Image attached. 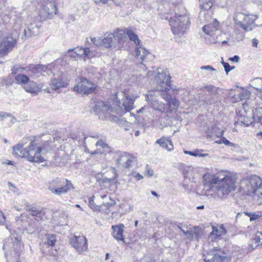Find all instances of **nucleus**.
<instances>
[{"mask_svg": "<svg viewBox=\"0 0 262 262\" xmlns=\"http://www.w3.org/2000/svg\"><path fill=\"white\" fill-rule=\"evenodd\" d=\"M74 51L73 50V49H69L68 50L67 53H66L65 56L66 58H70L72 59L75 60L76 57H77V55L74 54Z\"/></svg>", "mask_w": 262, "mask_h": 262, "instance_id": "obj_47", "label": "nucleus"}, {"mask_svg": "<svg viewBox=\"0 0 262 262\" xmlns=\"http://www.w3.org/2000/svg\"><path fill=\"white\" fill-rule=\"evenodd\" d=\"M116 35L114 33H106L102 39L103 45L106 48H111L116 43Z\"/></svg>", "mask_w": 262, "mask_h": 262, "instance_id": "obj_24", "label": "nucleus"}, {"mask_svg": "<svg viewBox=\"0 0 262 262\" xmlns=\"http://www.w3.org/2000/svg\"><path fill=\"white\" fill-rule=\"evenodd\" d=\"M214 233V231L212 230L209 235V239H210L211 241H213L214 240L218 238L217 236H216V234H215Z\"/></svg>", "mask_w": 262, "mask_h": 262, "instance_id": "obj_52", "label": "nucleus"}, {"mask_svg": "<svg viewBox=\"0 0 262 262\" xmlns=\"http://www.w3.org/2000/svg\"><path fill=\"white\" fill-rule=\"evenodd\" d=\"M130 176L132 177L136 178L138 181L141 180L143 178V177L141 174L136 171L132 172Z\"/></svg>", "mask_w": 262, "mask_h": 262, "instance_id": "obj_48", "label": "nucleus"}, {"mask_svg": "<svg viewBox=\"0 0 262 262\" xmlns=\"http://www.w3.org/2000/svg\"><path fill=\"white\" fill-rule=\"evenodd\" d=\"M200 69L201 70H210L211 71H215V69H214L210 66H202Z\"/></svg>", "mask_w": 262, "mask_h": 262, "instance_id": "obj_54", "label": "nucleus"}, {"mask_svg": "<svg viewBox=\"0 0 262 262\" xmlns=\"http://www.w3.org/2000/svg\"><path fill=\"white\" fill-rule=\"evenodd\" d=\"M34 208L31 207L30 206L27 205L25 207V209L27 211L31 212V210H33Z\"/></svg>", "mask_w": 262, "mask_h": 262, "instance_id": "obj_61", "label": "nucleus"}, {"mask_svg": "<svg viewBox=\"0 0 262 262\" xmlns=\"http://www.w3.org/2000/svg\"><path fill=\"white\" fill-rule=\"evenodd\" d=\"M13 148V155L15 156L26 158L32 162L41 163L45 161L41 143L38 140L31 142L27 148H24L23 143H18Z\"/></svg>", "mask_w": 262, "mask_h": 262, "instance_id": "obj_4", "label": "nucleus"}, {"mask_svg": "<svg viewBox=\"0 0 262 262\" xmlns=\"http://www.w3.org/2000/svg\"><path fill=\"white\" fill-rule=\"evenodd\" d=\"M127 35L130 40L134 41L137 46L135 50V56L141 59L142 62H147L154 59V56L145 48L140 46V40L137 35L132 30L127 31Z\"/></svg>", "mask_w": 262, "mask_h": 262, "instance_id": "obj_8", "label": "nucleus"}, {"mask_svg": "<svg viewBox=\"0 0 262 262\" xmlns=\"http://www.w3.org/2000/svg\"><path fill=\"white\" fill-rule=\"evenodd\" d=\"M253 240L256 246L262 245V233L256 234Z\"/></svg>", "mask_w": 262, "mask_h": 262, "instance_id": "obj_43", "label": "nucleus"}, {"mask_svg": "<svg viewBox=\"0 0 262 262\" xmlns=\"http://www.w3.org/2000/svg\"><path fill=\"white\" fill-rule=\"evenodd\" d=\"M24 71H25L28 76L32 78H38L40 76H46V75H49L52 73L50 70L48 69L46 66L39 64H30L25 67L16 64L11 68L13 74L23 72Z\"/></svg>", "mask_w": 262, "mask_h": 262, "instance_id": "obj_5", "label": "nucleus"}, {"mask_svg": "<svg viewBox=\"0 0 262 262\" xmlns=\"http://www.w3.org/2000/svg\"><path fill=\"white\" fill-rule=\"evenodd\" d=\"M209 10L202 9L200 13L199 18L201 23L208 22L211 19L212 13Z\"/></svg>", "mask_w": 262, "mask_h": 262, "instance_id": "obj_29", "label": "nucleus"}, {"mask_svg": "<svg viewBox=\"0 0 262 262\" xmlns=\"http://www.w3.org/2000/svg\"><path fill=\"white\" fill-rule=\"evenodd\" d=\"M221 248L214 247L207 253L204 258L205 262H222L225 258Z\"/></svg>", "mask_w": 262, "mask_h": 262, "instance_id": "obj_18", "label": "nucleus"}, {"mask_svg": "<svg viewBox=\"0 0 262 262\" xmlns=\"http://www.w3.org/2000/svg\"><path fill=\"white\" fill-rule=\"evenodd\" d=\"M115 204V202L113 200H111L110 202H106L102 203V206L106 207L107 209L110 208L111 206Z\"/></svg>", "mask_w": 262, "mask_h": 262, "instance_id": "obj_50", "label": "nucleus"}, {"mask_svg": "<svg viewBox=\"0 0 262 262\" xmlns=\"http://www.w3.org/2000/svg\"><path fill=\"white\" fill-rule=\"evenodd\" d=\"M239 59V57L237 55H235L234 57L230 58V60L234 62H238Z\"/></svg>", "mask_w": 262, "mask_h": 262, "instance_id": "obj_59", "label": "nucleus"}, {"mask_svg": "<svg viewBox=\"0 0 262 262\" xmlns=\"http://www.w3.org/2000/svg\"><path fill=\"white\" fill-rule=\"evenodd\" d=\"M97 85L89 80L80 77L76 79V85L74 90L78 93L89 94L92 93L96 89Z\"/></svg>", "mask_w": 262, "mask_h": 262, "instance_id": "obj_11", "label": "nucleus"}, {"mask_svg": "<svg viewBox=\"0 0 262 262\" xmlns=\"http://www.w3.org/2000/svg\"><path fill=\"white\" fill-rule=\"evenodd\" d=\"M127 206V205L121 204L119 205V209H118V213L119 214V216H121L122 215L125 214L130 211L129 210H127L125 208Z\"/></svg>", "mask_w": 262, "mask_h": 262, "instance_id": "obj_40", "label": "nucleus"}, {"mask_svg": "<svg viewBox=\"0 0 262 262\" xmlns=\"http://www.w3.org/2000/svg\"><path fill=\"white\" fill-rule=\"evenodd\" d=\"M95 107H101L100 110L102 112H106L109 114L113 112V108L111 107L108 104H104V102H99L96 104Z\"/></svg>", "mask_w": 262, "mask_h": 262, "instance_id": "obj_31", "label": "nucleus"}, {"mask_svg": "<svg viewBox=\"0 0 262 262\" xmlns=\"http://www.w3.org/2000/svg\"><path fill=\"white\" fill-rule=\"evenodd\" d=\"M156 143L159 144L162 147L167 149L168 151H170L173 149L172 142L169 138H161L157 140Z\"/></svg>", "mask_w": 262, "mask_h": 262, "instance_id": "obj_28", "label": "nucleus"}, {"mask_svg": "<svg viewBox=\"0 0 262 262\" xmlns=\"http://www.w3.org/2000/svg\"><path fill=\"white\" fill-rule=\"evenodd\" d=\"M91 40L92 41V44L95 45L96 47H100L102 45H103L102 39H101L100 38H97L96 37H91Z\"/></svg>", "mask_w": 262, "mask_h": 262, "instance_id": "obj_44", "label": "nucleus"}, {"mask_svg": "<svg viewBox=\"0 0 262 262\" xmlns=\"http://www.w3.org/2000/svg\"><path fill=\"white\" fill-rule=\"evenodd\" d=\"M116 34V38H117L118 42L123 43L126 39L127 32L124 30L118 29Z\"/></svg>", "mask_w": 262, "mask_h": 262, "instance_id": "obj_32", "label": "nucleus"}, {"mask_svg": "<svg viewBox=\"0 0 262 262\" xmlns=\"http://www.w3.org/2000/svg\"><path fill=\"white\" fill-rule=\"evenodd\" d=\"M74 55H77V56H84L85 58H92L95 57L97 52L93 50H91L90 47L85 48H76L73 49Z\"/></svg>", "mask_w": 262, "mask_h": 262, "instance_id": "obj_22", "label": "nucleus"}, {"mask_svg": "<svg viewBox=\"0 0 262 262\" xmlns=\"http://www.w3.org/2000/svg\"><path fill=\"white\" fill-rule=\"evenodd\" d=\"M146 172L149 177H151L154 175V171L148 168L147 167H146Z\"/></svg>", "mask_w": 262, "mask_h": 262, "instance_id": "obj_57", "label": "nucleus"}, {"mask_svg": "<svg viewBox=\"0 0 262 262\" xmlns=\"http://www.w3.org/2000/svg\"><path fill=\"white\" fill-rule=\"evenodd\" d=\"M214 233V231L212 230L209 235V239H210L211 241H213L214 240L218 238L217 236H216V234H215Z\"/></svg>", "mask_w": 262, "mask_h": 262, "instance_id": "obj_53", "label": "nucleus"}, {"mask_svg": "<svg viewBox=\"0 0 262 262\" xmlns=\"http://www.w3.org/2000/svg\"><path fill=\"white\" fill-rule=\"evenodd\" d=\"M247 194L251 195L252 194H255L257 195L259 194L262 195V192H260V189L262 187V180L259 177L253 176L251 177L247 183Z\"/></svg>", "mask_w": 262, "mask_h": 262, "instance_id": "obj_14", "label": "nucleus"}, {"mask_svg": "<svg viewBox=\"0 0 262 262\" xmlns=\"http://www.w3.org/2000/svg\"><path fill=\"white\" fill-rule=\"evenodd\" d=\"M136 163V157L125 152L120 154L119 157L117 159L118 165L125 168L132 167Z\"/></svg>", "mask_w": 262, "mask_h": 262, "instance_id": "obj_20", "label": "nucleus"}, {"mask_svg": "<svg viewBox=\"0 0 262 262\" xmlns=\"http://www.w3.org/2000/svg\"><path fill=\"white\" fill-rule=\"evenodd\" d=\"M70 80L63 73L59 72L53 74L51 79L50 85L52 90H57L59 88L66 87Z\"/></svg>", "mask_w": 262, "mask_h": 262, "instance_id": "obj_15", "label": "nucleus"}, {"mask_svg": "<svg viewBox=\"0 0 262 262\" xmlns=\"http://www.w3.org/2000/svg\"><path fill=\"white\" fill-rule=\"evenodd\" d=\"M123 98L122 102L120 101L118 97L116 96V100L114 101L117 108L115 109L116 113L118 115H121L127 112H130L134 108V100L125 93L122 94Z\"/></svg>", "mask_w": 262, "mask_h": 262, "instance_id": "obj_12", "label": "nucleus"}, {"mask_svg": "<svg viewBox=\"0 0 262 262\" xmlns=\"http://www.w3.org/2000/svg\"><path fill=\"white\" fill-rule=\"evenodd\" d=\"M222 142H219V143H223L226 145H231L232 144L228 140H227L225 138H222L221 139Z\"/></svg>", "mask_w": 262, "mask_h": 262, "instance_id": "obj_55", "label": "nucleus"}, {"mask_svg": "<svg viewBox=\"0 0 262 262\" xmlns=\"http://www.w3.org/2000/svg\"><path fill=\"white\" fill-rule=\"evenodd\" d=\"M8 116H9V115L7 113L4 112H0V119L1 120Z\"/></svg>", "mask_w": 262, "mask_h": 262, "instance_id": "obj_58", "label": "nucleus"}, {"mask_svg": "<svg viewBox=\"0 0 262 262\" xmlns=\"http://www.w3.org/2000/svg\"><path fill=\"white\" fill-rule=\"evenodd\" d=\"M5 217L2 212H0V223L2 222V219H4Z\"/></svg>", "mask_w": 262, "mask_h": 262, "instance_id": "obj_64", "label": "nucleus"}, {"mask_svg": "<svg viewBox=\"0 0 262 262\" xmlns=\"http://www.w3.org/2000/svg\"><path fill=\"white\" fill-rule=\"evenodd\" d=\"M236 180L230 176L206 173L203 176V195L223 199L234 190Z\"/></svg>", "mask_w": 262, "mask_h": 262, "instance_id": "obj_1", "label": "nucleus"}, {"mask_svg": "<svg viewBox=\"0 0 262 262\" xmlns=\"http://www.w3.org/2000/svg\"><path fill=\"white\" fill-rule=\"evenodd\" d=\"M158 91H149L146 95V100L150 106L153 109V120L152 124L154 126L159 128H163L167 126L168 122V114L169 110L167 107L166 104L163 103L157 99L156 93Z\"/></svg>", "mask_w": 262, "mask_h": 262, "instance_id": "obj_3", "label": "nucleus"}, {"mask_svg": "<svg viewBox=\"0 0 262 262\" xmlns=\"http://www.w3.org/2000/svg\"><path fill=\"white\" fill-rule=\"evenodd\" d=\"M258 41L256 38H253L252 40V46L255 47H257Z\"/></svg>", "mask_w": 262, "mask_h": 262, "instance_id": "obj_60", "label": "nucleus"}, {"mask_svg": "<svg viewBox=\"0 0 262 262\" xmlns=\"http://www.w3.org/2000/svg\"><path fill=\"white\" fill-rule=\"evenodd\" d=\"M258 18L255 15H246L241 12L234 14L233 20L239 27L246 31L252 29L255 20Z\"/></svg>", "mask_w": 262, "mask_h": 262, "instance_id": "obj_9", "label": "nucleus"}, {"mask_svg": "<svg viewBox=\"0 0 262 262\" xmlns=\"http://www.w3.org/2000/svg\"><path fill=\"white\" fill-rule=\"evenodd\" d=\"M56 7L54 2H46L42 4L40 10V17L43 19L50 18L53 14H56Z\"/></svg>", "mask_w": 262, "mask_h": 262, "instance_id": "obj_16", "label": "nucleus"}, {"mask_svg": "<svg viewBox=\"0 0 262 262\" xmlns=\"http://www.w3.org/2000/svg\"><path fill=\"white\" fill-rule=\"evenodd\" d=\"M203 151L201 149H196L193 151L192 156L205 157L208 156V154H202Z\"/></svg>", "mask_w": 262, "mask_h": 262, "instance_id": "obj_46", "label": "nucleus"}, {"mask_svg": "<svg viewBox=\"0 0 262 262\" xmlns=\"http://www.w3.org/2000/svg\"><path fill=\"white\" fill-rule=\"evenodd\" d=\"M254 122H259L262 124V107L256 109V114L253 116Z\"/></svg>", "mask_w": 262, "mask_h": 262, "instance_id": "obj_35", "label": "nucleus"}, {"mask_svg": "<svg viewBox=\"0 0 262 262\" xmlns=\"http://www.w3.org/2000/svg\"><path fill=\"white\" fill-rule=\"evenodd\" d=\"M201 9L210 10L214 2V0H200Z\"/></svg>", "mask_w": 262, "mask_h": 262, "instance_id": "obj_33", "label": "nucleus"}, {"mask_svg": "<svg viewBox=\"0 0 262 262\" xmlns=\"http://www.w3.org/2000/svg\"><path fill=\"white\" fill-rule=\"evenodd\" d=\"M48 188L55 195H61L73 189V186L70 181L60 178L53 180L49 182Z\"/></svg>", "mask_w": 262, "mask_h": 262, "instance_id": "obj_7", "label": "nucleus"}, {"mask_svg": "<svg viewBox=\"0 0 262 262\" xmlns=\"http://www.w3.org/2000/svg\"><path fill=\"white\" fill-rule=\"evenodd\" d=\"M112 217L113 219H117L118 218V213L117 212H113L112 213Z\"/></svg>", "mask_w": 262, "mask_h": 262, "instance_id": "obj_63", "label": "nucleus"}, {"mask_svg": "<svg viewBox=\"0 0 262 262\" xmlns=\"http://www.w3.org/2000/svg\"><path fill=\"white\" fill-rule=\"evenodd\" d=\"M169 23L173 33L178 36L183 35L190 25L187 15H179L177 13H176L174 16L169 18Z\"/></svg>", "mask_w": 262, "mask_h": 262, "instance_id": "obj_6", "label": "nucleus"}, {"mask_svg": "<svg viewBox=\"0 0 262 262\" xmlns=\"http://www.w3.org/2000/svg\"><path fill=\"white\" fill-rule=\"evenodd\" d=\"M56 242L55 235L53 234H47L45 235V244L48 246H53Z\"/></svg>", "mask_w": 262, "mask_h": 262, "instance_id": "obj_34", "label": "nucleus"}, {"mask_svg": "<svg viewBox=\"0 0 262 262\" xmlns=\"http://www.w3.org/2000/svg\"><path fill=\"white\" fill-rule=\"evenodd\" d=\"M4 164H7V165H14V162L12 161L7 160L6 162L3 163Z\"/></svg>", "mask_w": 262, "mask_h": 262, "instance_id": "obj_62", "label": "nucleus"}, {"mask_svg": "<svg viewBox=\"0 0 262 262\" xmlns=\"http://www.w3.org/2000/svg\"><path fill=\"white\" fill-rule=\"evenodd\" d=\"M219 23L215 19H213V22L211 24L204 26L202 30L208 36L206 37V40H208L210 43H216L218 42L217 36L220 33L217 30Z\"/></svg>", "mask_w": 262, "mask_h": 262, "instance_id": "obj_13", "label": "nucleus"}, {"mask_svg": "<svg viewBox=\"0 0 262 262\" xmlns=\"http://www.w3.org/2000/svg\"><path fill=\"white\" fill-rule=\"evenodd\" d=\"M149 78L154 77L156 81V91L160 93L162 98L167 102L166 106L168 107L169 113H172L171 107L175 108L178 106L179 101L175 98L167 93L171 88L170 74L167 70L163 71L158 69L157 71H150L147 74Z\"/></svg>", "mask_w": 262, "mask_h": 262, "instance_id": "obj_2", "label": "nucleus"}, {"mask_svg": "<svg viewBox=\"0 0 262 262\" xmlns=\"http://www.w3.org/2000/svg\"><path fill=\"white\" fill-rule=\"evenodd\" d=\"M222 63L223 64L226 74H228V73L231 71V69H230V66L228 63H226L224 61H223Z\"/></svg>", "mask_w": 262, "mask_h": 262, "instance_id": "obj_49", "label": "nucleus"}, {"mask_svg": "<svg viewBox=\"0 0 262 262\" xmlns=\"http://www.w3.org/2000/svg\"><path fill=\"white\" fill-rule=\"evenodd\" d=\"M112 171L114 174V176L112 178H103V182L111 183L114 182V181L116 177V171L115 168H113Z\"/></svg>", "mask_w": 262, "mask_h": 262, "instance_id": "obj_45", "label": "nucleus"}, {"mask_svg": "<svg viewBox=\"0 0 262 262\" xmlns=\"http://www.w3.org/2000/svg\"><path fill=\"white\" fill-rule=\"evenodd\" d=\"M207 91L208 92L211 91V95H212V100H209L210 103H212L214 102L213 100V99H215L217 97V94L216 92V88L212 85L209 86L207 88Z\"/></svg>", "mask_w": 262, "mask_h": 262, "instance_id": "obj_39", "label": "nucleus"}, {"mask_svg": "<svg viewBox=\"0 0 262 262\" xmlns=\"http://www.w3.org/2000/svg\"><path fill=\"white\" fill-rule=\"evenodd\" d=\"M29 214L35 216L36 217V220H42L43 216L44 215V212H43L42 210L36 209L34 208L33 210H31V212L29 213Z\"/></svg>", "mask_w": 262, "mask_h": 262, "instance_id": "obj_36", "label": "nucleus"}, {"mask_svg": "<svg viewBox=\"0 0 262 262\" xmlns=\"http://www.w3.org/2000/svg\"><path fill=\"white\" fill-rule=\"evenodd\" d=\"M250 85L256 90V95L262 100V79L256 78L251 81Z\"/></svg>", "mask_w": 262, "mask_h": 262, "instance_id": "obj_26", "label": "nucleus"}, {"mask_svg": "<svg viewBox=\"0 0 262 262\" xmlns=\"http://www.w3.org/2000/svg\"><path fill=\"white\" fill-rule=\"evenodd\" d=\"M95 145L97 148L91 152L92 155L100 154L105 156L112 152L111 147L103 140L97 141Z\"/></svg>", "mask_w": 262, "mask_h": 262, "instance_id": "obj_21", "label": "nucleus"}, {"mask_svg": "<svg viewBox=\"0 0 262 262\" xmlns=\"http://www.w3.org/2000/svg\"><path fill=\"white\" fill-rule=\"evenodd\" d=\"M71 243L73 247L79 253H82L88 249V241L83 235L75 236Z\"/></svg>", "mask_w": 262, "mask_h": 262, "instance_id": "obj_19", "label": "nucleus"}, {"mask_svg": "<svg viewBox=\"0 0 262 262\" xmlns=\"http://www.w3.org/2000/svg\"><path fill=\"white\" fill-rule=\"evenodd\" d=\"M16 40L11 36H7L0 41V57L6 55L16 44Z\"/></svg>", "mask_w": 262, "mask_h": 262, "instance_id": "obj_17", "label": "nucleus"}, {"mask_svg": "<svg viewBox=\"0 0 262 262\" xmlns=\"http://www.w3.org/2000/svg\"><path fill=\"white\" fill-rule=\"evenodd\" d=\"M94 196H93L92 198L89 199V207L93 209L94 211H100L101 206L96 205L95 202H94Z\"/></svg>", "mask_w": 262, "mask_h": 262, "instance_id": "obj_38", "label": "nucleus"}, {"mask_svg": "<svg viewBox=\"0 0 262 262\" xmlns=\"http://www.w3.org/2000/svg\"><path fill=\"white\" fill-rule=\"evenodd\" d=\"M19 72L16 74L14 79L18 84L23 86L24 89L27 92L30 93L33 95H37L40 91V89L36 85V83L30 79L29 77L27 75Z\"/></svg>", "mask_w": 262, "mask_h": 262, "instance_id": "obj_10", "label": "nucleus"}, {"mask_svg": "<svg viewBox=\"0 0 262 262\" xmlns=\"http://www.w3.org/2000/svg\"><path fill=\"white\" fill-rule=\"evenodd\" d=\"M248 97H249V92L245 90H242L238 94V99L239 100H242L243 99H246Z\"/></svg>", "mask_w": 262, "mask_h": 262, "instance_id": "obj_41", "label": "nucleus"}, {"mask_svg": "<svg viewBox=\"0 0 262 262\" xmlns=\"http://www.w3.org/2000/svg\"><path fill=\"white\" fill-rule=\"evenodd\" d=\"M41 143V146L42 147V151L43 150H49L53 149L55 145L54 144V141L51 140V138L49 136L44 137L43 139H42L41 140H38Z\"/></svg>", "mask_w": 262, "mask_h": 262, "instance_id": "obj_27", "label": "nucleus"}, {"mask_svg": "<svg viewBox=\"0 0 262 262\" xmlns=\"http://www.w3.org/2000/svg\"><path fill=\"white\" fill-rule=\"evenodd\" d=\"M38 31L39 28L36 25L33 27L32 25H31V26L25 29L24 33L26 36H30L35 35L38 33Z\"/></svg>", "mask_w": 262, "mask_h": 262, "instance_id": "obj_30", "label": "nucleus"}, {"mask_svg": "<svg viewBox=\"0 0 262 262\" xmlns=\"http://www.w3.org/2000/svg\"><path fill=\"white\" fill-rule=\"evenodd\" d=\"M212 230L214 231L216 234V236L217 237L221 236L222 235L226 233V230L223 226L212 227Z\"/></svg>", "mask_w": 262, "mask_h": 262, "instance_id": "obj_37", "label": "nucleus"}, {"mask_svg": "<svg viewBox=\"0 0 262 262\" xmlns=\"http://www.w3.org/2000/svg\"><path fill=\"white\" fill-rule=\"evenodd\" d=\"M112 228L113 230V237L118 241H121L124 243V239L123 237L124 225L122 224H120L118 225L112 226Z\"/></svg>", "mask_w": 262, "mask_h": 262, "instance_id": "obj_23", "label": "nucleus"}, {"mask_svg": "<svg viewBox=\"0 0 262 262\" xmlns=\"http://www.w3.org/2000/svg\"><path fill=\"white\" fill-rule=\"evenodd\" d=\"M245 214L250 217V221H255L260 216V215L252 212H246Z\"/></svg>", "mask_w": 262, "mask_h": 262, "instance_id": "obj_42", "label": "nucleus"}, {"mask_svg": "<svg viewBox=\"0 0 262 262\" xmlns=\"http://www.w3.org/2000/svg\"><path fill=\"white\" fill-rule=\"evenodd\" d=\"M179 228L181 229L182 232L185 234L188 237H190L192 236V232L190 231H185L184 229H182L179 226Z\"/></svg>", "mask_w": 262, "mask_h": 262, "instance_id": "obj_56", "label": "nucleus"}, {"mask_svg": "<svg viewBox=\"0 0 262 262\" xmlns=\"http://www.w3.org/2000/svg\"><path fill=\"white\" fill-rule=\"evenodd\" d=\"M237 121L235 122V125L239 124L240 125H244L249 126L252 124L254 121L253 117L249 118L244 116L243 112L241 111L239 114H237Z\"/></svg>", "mask_w": 262, "mask_h": 262, "instance_id": "obj_25", "label": "nucleus"}, {"mask_svg": "<svg viewBox=\"0 0 262 262\" xmlns=\"http://www.w3.org/2000/svg\"><path fill=\"white\" fill-rule=\"evenodd\" d=\"M100 1L102 4L107 5L108 6H111L114 3L113 0H100Z\"/></svg>", "mask_w": 262, "mask_h": 262, "instance_id": "obj_51", "label": "nucleus"}]
</instances>
